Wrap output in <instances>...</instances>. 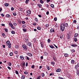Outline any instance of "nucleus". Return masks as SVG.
<instances>
[{
	"label": "nucleus",
	"instance_id": "obj_28",
	"mask_svg": "<svg viewBox=\"0 0 79 79\" xmlns=\"http://www.w3.org/2000/svg\"><path fill=\"white\" fill-rule=\"evenodd\" d=\"M74 40L75 42H77V38H74Z\"/></svg>",
	"mask_w": 79,
	"mask_h": 79
},
{
	"label": "nucleus",
	"instance_id": "obj_60",
	"mask_svg": "<svg viewBox=\"0 0 79 79\" xmlns=\"http://www.w3.org/2000/svg\"><path fill=\"white\" fill-rule=\"evenodd\" d=\"M34 67H35V66H34V65H32L31 66V68H32L33 69V68H34Z\"/></svg>",
	"mask_w": 79,
	"mask_h": 79
},
{
	"label": "nucleus",
	"instance_id": "obj_40",
	"mask_svg": "<svg viewBox=\"0 0 79 79\" xmlns=\"http://www.w3.org/2000/svg\"><path fill=\"white\" fill-rule=\"evenodd\" d=\"M26 58H27V60H29V57H28L27 56H25V58H26Z\"/></svg>",
	"mask_w": 79,
	"mask_h": 79
},
{
	"label": "nucleus",
	"instance_id": "obj_32",
	"mask_svg": "<svg viewBox=\"0 0 79 79\" xmlns=\"http://www.w3.org/2000/svg\"><path fill=\"white\" fill-rule=\"evenodd\" d=\"M11 34H15V32L14 31H11Z\"/></svg>",
	"mask_w": 79,
	"mask_h": 79
},
{
	"label": "nucleus",
	"instance_id": "obj_36",
	"mask_svg": "<svg viewBox=\"0 0 79 79\" xmlns=\"http://www.w3.org/2000/svg\"><path fill=\"white\" fill-rule=\"evenodd\" d=\"M13 24L15 26H17V24H16L15 22H14Z\"/></svg>",
	"mask_w": 79,
	"mask_h": 79
},
{
	"label": "nucleus",
	"instance_id": "obj_20",
	"mask_svg": "<svg viewBox=\"0 0 79 79\" xmlns=\"http://www.w3.org/2000/svg\"><path fill=\"white\" fill-rule=\"evenodd\" d=\"M4 5L5 6H9V4L7 3H5L4 4Z\"/></svg>",
	"mask_w": 79,
	"mask_h": 79
},
{
	"label": "nucleus",
	"instance_id": "obj_49",
	"mask_svg": "<svg viewBox=\"0 0 79 79\" xmlns=\"http://www.w3.org/2000/svg\"><path fill=\"white\" fill-rule=\"evenodd\" d=\"M23 30L24 32H26L27 30L25 29V28L23 29Z\"/></svg>",
	"mask_w": 79,
	"mask_h": 79
},
{
	"label": "nucleus",
	"instance_id": "obj_16",
	"mask_svg": "<svg viewBox=\"0 0 79 79\" xmlns=\"http://www.w3.org/2000/svg\"><path fill=\"white\" fill-rule=\"evenodd\" d=\"M24 41H25L26 42H28V39H27V38H25V39L24 40Z\"/></svg>",
	"mask_w": 79,
	"mask_h": 79
},
{
	"label": "nucleus",
	"instance_id": "obj_21",
	"mask_svg": "<svg viewBox=\"0 0 79 79\" xmlns=\"http://www.w3.org/2000/svg\"><path fill=\"white\" fill-rule=\"evenodd\" d=\"M6 17H8V18H10V17H11V15L9 14H7L6 15Z\"/></svg>",
	"mask_w": 79,
	"mask_h": 79
},
{
	"label": "nucleus",
	"instance_id": "obj_59",
	"mask_svg": "<svg viewBox=\"0 0 79 79\" xmlns=\"http://www.w3.org/2000/svg\"><path fill=\"white\" fill-rule=\"evenodd\" d=\"M41 76H39L37 78V79H40Z\"/></svg>",
	"mask_w": 79,
	"mask_h": 79
},
{
	"label": "nucleus",
	"instance_id": "obj_4",
	"mask_svg": "<svg viewBox=\"0 0 79 79\" xmlns=\"http://www.w3.org/2000/svg\"><path fill=\"white\" fill-rule=\"evenodd\" d=\"M67 37L68 39H71V34L70 33V34H68L67 35Z\"/></svg>",
	"mask_w": 79,
	"mask_h": 79
},
{
	"label": "nucleus",
	"instance_id": "obj_42",
	"mask_svg": "<svg viewBox=\"0 0 79 79\" xmlns=\"http://www.w3.org/2000/svg\"><path fill=\"white\" fill-rule=\"evenodd\" d=\"M45 6L48 8V7H49V5H48V4H46L45 5Z\"/></svg>",
	"mask_w": 79,
	"mask_h": 79
},
{
	"label": "nucleus",
	"instance_id": "obj_44",
	"mask_svg": "<svg viewBox=\"0 0 79 79\" xmlns=\"http://www.w3.org/2000/svg\"><path fill=\"white\" fill-rule=\"evenodd\" d=\"M71 52L72 53H74V52H75V50L74 49H72L71 51Z\"/></svg>",
	"mask_w": 79,
	"mask_h": 79
},
{
	"label": "nucleus",
	"instance_id": "obj_35",
	"mask_svg": "<svg viewBox=\"0 0 79 79\" xmlns=\"http://www.w3.org/2000/svg\"><path fill=\"white\" fill-rule=\"evenodd\" d=\"M41 76L42 77H44V76H45V74H44V73H42L41 74Z\"/></svg>",
	"mask_w": 79,
	"mask_h": 79
},
{
	"label": "nucleus",
	"instance_id": "obj_15",
	"mask_svg": "<svg viewBox=\"0 0 79 79\" xmlns=\"http://www.w3.org/2000/svg\"><path fill=\"white\" fill-rule=\"evenodd\" d=\"M2 35L3 36V37L5 38V37H6V35H5V34L4 33H3L2 34Z\"/></svg>",
	"mask_w": 79,
	"mask_h": 79
},
{
	"label": "nucleus",
	"instance_id": "obj_39",
	"mask_svg": "<svg viewBox=\"0 0 79 79\" xmlns=\"http://www.w3.org/2000/svg\"><path fill=\"white\" fill-rule=\"evenodd\" d=\"M22 24H24L26 23V22L24 21H23L22 22Z\"/></svg>",
	"mask_w": 79,
	"mask_h": 79
},
{
	"label": "nucleus",
	"instance_id": "obj_27",
	"mask_svg": "<svg viewBox=\"0 0 79 79\" xmlns=\"http://www.w3.org/2000/svg\"><path fill=\"white\" fill-rule=\"evenodd\" d=\"M40 3H42V4H43V3H44V1H43L42 0H40Z\"/></svg>",
	"mask_w": 79,
	"mask_h": 79
},
{
	"label": "nucleus",
	"instance_id": "obj_13",
	"mask_svg": "<svg viewBox=\"0 0 79 79\" xmlns=\"http://www.w3.org/2000/svg\"><path fill=\"white\" fill-rule=\"evenodd\" d=\"M20 58L21 59V60H24V57L22 56H20Z\"/></svg>",
	"mask_w": 79,
	"mask_h": 79
},
{
	"label": "nucleus",
	"instance_id": "obj_23",
	"mask_svg": "<svg viewBox=\"0 0 79 79\" xmlns=\"http://www.w3.org/2000/svg\"><path fill=\"white\" fill-rule=\"evenodd\" d=\"M29 1V0H26L25 1V3L27 4L29 3L28 2Z\"/></svg>",
	"mask_w": 79,
	"mask_h": 79
},
{
	"label": "nucleus",
	"instance_id": "obj_6",
	"mask_svg": "<svg viewBox=\"0 0 79 79\" xmlns=\"http://www.w3.org/2000/svg\"><path fill=\"white\" fill-rule=\"evenodd\" d=\"M50 32H55V30L53 29V28H51L50 31Z\"/></svg>",
	"mask_w": 79,
	"mask_h": 79
},
{
	"label": "nucleus",
	"instance_id": "obj_9",
	"mask_svg": "<svg viewBox=\"0 0 79 79\" xmlns=\"http://www.w3.org/2000/svg\"><path fill=\"white\" fill-rule=\"evenodd\" d=\"M27 55L30 56H32V54L31 53L29 52L27 53Z\"/></svg>",
	"mask_w": 79,
	"mask_h": 79
},
{
	"label": "nucleus",
	"instance_id": "obj_46",
	"mask_svg": "<svg viewBox=\"0 0 79 79\" xmlns=\"http://www.w3.org/2000/svg\"><path fill=\"white\" fill-rule=\"evenodd\" d=\"M51 41V40H50V39H48V42L49 43H50V42Z\"/></svg>",
	"mask_w": 79,
	"mask_h": 79
},
{
	"label": "nucleus",
	"instance_id": "obj_14",
	"mask_svg": "<svg viewBox=\"0 0 79 79\" xmlns=\"http://www.w3.org/2000/svg\"><path fill=\"white\" fill-rule=\"evenodd\" d=\"M49 26H50V25H49V23H48V24H46L45 25V26L46 27H48Z\"/></svg>",
	"mask_w": 79,
	"mask_h": 79
},
{
	"label": "nucleus",
	"instance_id": "obj_34",
	"mask_svg": "<svg viewBox=\"0 0 79 79\" xmlns=\"http://www.w3.org/2000/svg\"><path fill=\"white\" fill-rule=\"evenodd\" d=\"M50 6L52 8H54V5L53 4H51Z\"/></svg>",
	"mask_w": 79,
	"mask_h": 79
},
{
	"label": "nucleus",
	"instance_id": "obj_2",
	"mask_svg": "<svg viewBox=\"0 0 79 79\" xmlns=\"http://www.w3.org/2000/svg\"><path fill=\"white\" fill-rule=\"evenodd\" d=\"M22 47L25 50H27L28 48L27 47V46L26 44H23L22 45Z\"/></svg>",
	"mask_w": 79,
	"mask_h": 79
},
{
	"label": "nucleus",
	"instance_id": "obj_63",
	"mask_svg": "<svg viewBox=\"0 0 79 79\" xmlns=\"http://www.w3.org/2000/svg\"><path fill=\"white\" fill-rule=\"evenodd\" d=\"M51 64H55V62H52L51 63Z\"/></svg>",
	"mask_w": 79,
	"mask_h": 79
},
{
	"label": "nucleus",
	"instance_id": "obj_38",
	"mask_svg": "<svg viewBox=\"0 0 79 79\" xmlns=\"http://www.w3.org/2000/svg\"><path fill=\"white\" fill-rule=\"evenodd\" d=\"M48 70H50V67L48 66H46Z\"/></svg>",
	"mask_w": 79,
	"mask_h": 79
},
{
	"label": "nucleus",
	"instance_id": "obj_33",
	"mask_svg": "<svg viewBox=\"0 0 79 79\" xmlns=\"http://www.w3.org/2000/svg\"><path fill=\"white\" fill-rule=\"evenodd\" d=\"M37 29L38 30H40V29H41V27H37Z\"/></svg>",
	"mask_w": 79,
	"mask_h": 79
},
{
	"label": "nucleus",
	"instance_id": "obj_55",
	"mask_svg": "<svg viewBox=\"0 0 79 79\" xmlns=\"http://www.w3.org/2000/svg\"><path fill=\"white\" fill-rule=\"evenodd\" d=\"M38 16L39 18H42V15H38Z\"/></svg>",
	"mask_w": 79,
	"mask_h": 79
},
{
	"label": "nucleus",
	"instance_id": "obj_51",
	"mask_svg": "<svg viewBox=\"0 0 79 79\" xmlns=\"http://www.w3.org/2000/svg\"><path fill=\"white\" fill-rule=\"evenodd\" d=\"M54 21H57V18H54Z\"/></svg>",
	"mask_w": 79,
	"mask_h": 79
},
{
	"label": "nucleus",
	"instance_id": "obj_58",
	"mask_svg": "<svg viewBox=\"0 0 79 79\" xmlns=\"http://www.w3.org/2000/svg\"><path fill=\"white\" fill-rule=\"evenodd\" d=\"M49 14V12L48 11H47L46 12V15H48Z\"/></svg>",
	"mask_w": 79,
	"mask_h": 79
},
{
	"label": "nucleus",
	"instance_id": "obj_54",
	"mask_svg": "<svg viewBox=\"0 0 79 79\" xmlns=\"http://www.w3.org/2000/svg\"><path fill=\"white\" fill-rule=\"evenodd\" d=\"M9 66H11V63L10 62L9 63Z\"/></svg>",
	"mask_w": 79,
	"mask_h": 79
},
{
	"label": "nucleus",
	"instance_id": "obj_22",
	"mask_svg": "<svg viewBox=\"0 0 79 79\" xmlns=\"http://www.w3.org/2000/svg\"><path fill=\"white\" fill-rule=\"evenodd\" d=\"M21 78L22 79H25V76H24V75L22 76H21Z\"/></svg>",
	"mask_w": 79,
	"mask_h": 79
},
{
	"label": "nucleus",
	"instance_id": "obj_61",
	"mask_svg": "<svg viewBox=\"0 0 79 79\" xmlns=\"http://www.w3.org/2000/svg\"><path fill=\"white\" fill-rule=\"evenodd\" d=\"M44 55H47V54H48V53H47V52H44Z\"/></svg>",
	"mask_w": 79,
	"mask_h": 79
},
{
	"label": "nucleus",
	"instance_id": "obj_26",
	"mask_svg": "<svg viewBox=\"0 0 79 79\" xmlns=\"http://www.w3.org/2000/svg\"><path fill=\"white\" fill-rule=\"evenodd\" d=\"M69 55L68 54L66 53L64 54V56L65 57H67V56H68Z\"/></svg>",
	"mask_w": 79,
	"mask_h": 79
},
{
	"label": "nucleus",
	"instance_id": "obj_18",
	"mask_svg": "<svg viewBox=\"0 0 79 79\" xmlns=\"http://www.w3.org/2000/svg\"><path fill=\"white\" fill-rule=\"evenodd\" d=\"M27 13L28 14H31V11H30V10H28L27 11Z\"/></svg>",
	"mask_w": 79,
	"mask_h": 79
},
{
	"label": "nucleus",
	"instance_id": "obj_41",
	"mask_svg": "<svg viewBox=\"0 0 79 79\" xmlns=\"http://www.w3.org/2000/svg\"><path fill=\"white\" fill-rule=\"evenodd\" d=\"M13 53L10 52V56H12V55H13Z\"/></svg>",
	"mask_w": 79,
	"mask_h": 79
},
{
	"label": "nucleus",
	"instance_id": "obj_12",
	"mask_svg": "<svg viewBox=\"0 0 79 79\" xmlns=\"http://www.w3.org/2000/svg\"><path fill=\"white\" fill-rule=\"evenodd\" d=\"M56 72H61V69H57Z\"/></svg>",
	"mask_w": 79,
	"mask_h": 79
},
{
	"label": "nucleus",
	"instance_id": "obj_52",
	"mask_svg": "<svg viewBox=\"0 0 79 79\" xmlns=\"http://www.w3.org/2000/svg\"><path fill=\"white\" fill-rule=\"evenodd\" d=\"M14 53H15V54H17L18 53V52L17 51H15Z\"/></svg>",
	"mask_w": 79,
	"mask_h": 79
},
{
	"label": "nucleus",
	"instance_id": "obj_19",
	"mask_svg": "<svg viewBox=\"0 0 79 79\" xmlns=\"http://www.w3.org/2000/svg\"><path fill=\"white\" fill-rule=\"evenodd\" d=\"M78 34L77 33H75L74 35V37H76L77 36H78Z\"/></svg>",
	"mask_w": 79,
	"mask_h": 79
},
{
	"label": "nucleus",
	"instance_id": "obj_10",
	"mask_svg": "<svg viewBox=\"0 0 79 79\" xmlns=\"http://www.w3.org/2000/svg\"><path fill=\"white\" fill-rule=\"evenodd\" d=\"M72 47H77V44H72Z\"/></svg>",
	"mask_w": 79,
	"mask_h": 79
},
{
	"label": "nucleus",
	"instance_id": "obj_5",
	"mask_svg": "<svg viewBox=\"0 0 79 79\" xmlns=\"http://www.w3.org/2000/svg\"><path fill=\"white\" fill-rule=\"evenodd\" d=\"M10 44H11L10 43V41H6V45H7V46H8V45H10Z\"/></svg>",
	"mask_w": 79,
	"mask_h": 79
},
{
	"label": "nucleus",
	"instance_id": "obj_37",
	"mask_svg": "<svg viewBox=\"0 0 79 79\" xmlns=\"http://www.w3.org/2000/svg\"><path fill=\"white\" fill-rule=\"evenodd\" d=\"M5 31L6 32H8V29L6 28H5Z\"/></svg>",
	"mask_w": 79,
	"mask_h": 79
},
{
	"label": "nucleus",
	"instance_id": "obj_56",
	"mask_svg": "<svg viewBox=\"0 0 79 79\" xmlns=\"http://www.w3.org/2000/svg\"><path fill=\"white\" fill-rule=\"evenodd\" d=\"M11 11H13V10H14V8L13 7H11Z\"/></svg>",
	"mask_w": 79,
	"mask_h": 79
},
{
	"label": "nucleus",
	"instance_id": "obj_11",
	"mask_svg": "<svg viewBox=\"0 0 79 79\" xmlns=\"http://www.w3.org/2000/svg\"><path fill=\"white\" fill-rule=\"evenodd\" d=\"M9 25L11 27H12V26H13V24H12V23H11V22L9 23Z\"/></svg>",
	"mask_w": 79,
	"mask_h": 79
},
{
	"label": "nucleus",
	"instance_id": "obj_47",
	"mask_svg": "<svg viewBox=\"0 0 79 79\" xmlns=\"http://www.w3.org/2000/svg\"><path fill=\"white\" fill-rule=\"evenodd\" d=\"M35 20L36 21V22H37L38 21V19H37V18H35Z\"/></svg>",
	"mask_w": 79,
	"mask_h": 79
},
{
	"label": "nucleus",
	"instance_id": "obj_8",
	"mask_svg": "<svg viewBox=\"0 0 79 79\" xmlns=\"http://www.w3.org/2000/svg\"><path fill=\"white\" fill-rule=\"evenodd\" d=\"M40 44L41 45V47L43 48V47H44V43H42V42H41L40 43Z\"/></svg>",
	"mask_w": 79,
	"mask_h": 79
},
{
	"label": "nucleus",
	"instance_id": "obj_53",
	"mask_svg": "<svg viewBox=\"0 0 79 79\" xmlns=\"http://www.w3.org/2000/svg\"><path fill=\"white\" fill-rule=\"evenodd\" d=\"M25 74H28V73L26 71H25L24 72Z\"/></svg>",
	"mask_w": 79,
	"mask_h": 79
},
{
	"label": "nucleus",
	"instance_id": "obj_31",
	"mask_svg": "<svg viewBox=\"0 0 79 79\" xmlns=\"http://www.w3.org/2000/svg\"><path fill=\"white\" fill-rule=\"evenodd\" d=\"M68 23H65V26L66 27H68Z\"/></svg>",
	"mask_w": 79,
	"mask_h": 79
},
{
	"label": "nucleus",
	"instance_id": "obj_43",
	"mask_svg": "<svg viewBox=\"0 0 79 79\" xmlns=\"http://www.w3.org/2000/svg\"><path fill=\"white\" fill-rule=\"evenodd\" d=\"M52 75L53 76V75H54V73H50L49 76H52Z\"/></svg>",
	"mask_w": 79,
	"mask_h": 79
},
{
	"label": "nucleus",
	"instance_id": "obj_17",
	"mask_svg": "<svg viewBox=\"0 0 79 79\" xmlns=\"http://www.w3.org/2000/svg\"><path fill=\"white\" fill-rule=\"evenodd\" d=\"M28 46H29L30 47H31L32 45H31V43L30 42L28 43Z\"/></svg>",
	"mask_w": 79,
	"mask_h": 79
},
{
	"label": "nucleus",
	"instance_id": "obj_29",
	"mask_svg": "<svg viewBox=\"0 0 79 79\" xmlns=\"http://www.w3.org/2000/svg\"><path fill=\"white\" fill-rule=\"evenodd\" d=\"M15 48H19V46L18 45H15Z\"/></svg>",
	"mask_w": 79,
	"mask_h": 79
},
{
	"label": "nucleus",
	"instance_id": "obj_3",
	"mask_svg": "<svg viewBox=\"0 0 79 79\" xmlns=\"http://www.w3.org/2000/svg\"><path fill=\"white\" fill-rule=\"evenodd\" d=\"M79 68V63L78 62L77 64L75 65V69H77V68Z\"/></svg>",
	"mask_w": 79,
	"mask_h": 79
},
{
	"label": "nucleus",
	"instance_id": "obj_30",
	"mask_svg": "<svg viewBox=\"0 0 79 79\" xmlns=\"http://www.w3.org/2000/svg\"><path fill=\"white\" fill-rule=\"evenodd\" d=\"M50 47L51 48H54V46L53 45H50Z\"/></svg>",
	"mask_w": 79,
	"mask_h": 79
},
{
	"label": "nucleus",
	"instance_id": "obj_24",
	"mask_svg": "<svg viewBox=\"0 0 79 79\" xmlns=\"http://www.w3.org/2000/svg\"><path fill=\"white\" fill-rule=\"evenodd\" d=\"M11 47V44H10L9 45L8 48H10Z\"/></svg>",
	"mask_w": 79,
	"mask_h": 79
},
{
	"label": "nucleus",
	"instance_id": "obj_25",
	"mask_svg": "<svg viewBox=\"0 0 79 79\" xmlns=\"http://www.w3.org/2000/svg\"><path fill=\"white\" fill-rule=\"evenodd\" d=\"M38 6H39V8H41L42 7V5L40 4H38Z\"/></svg>",
	"mask_w": 79,
	"mask_h": 79
},
{
	"label": "nucleus",
	"instance_id": "obj_62",
	"mask_svg": "<svg viewBox=\"0 0 79 79\" xmlns=\"http://www.w3.org/2000/svg\"><path fill=\"white\" fill-rule=\"evenodd\" d=\"M12 29H15V26H12L11 27Z\"/></svg>",
	"mask_w": 79,
	"mask_h": 79
},
{
	"label": "nucleus",
	"instance_id": "obj_45",
	"mask_svg": "<svg viewBox=\"0 0 79 79\" xmlns=\"http://www.w3.org/2000/svg\"><path fill=\"white\" fill-rule=\"evenodd\" d=\"M15 73L16 74H19V73H18V71L17 70L15 71Z\"/></svg>",
	"mask_w": 79,
	"mask_h": 79
},
{
	"label": "nucleus",
	"instance_id": "obj_1",
	"mask_svg": "<svg viewBox=\"0 0 79 79\" xmlns=\"http://www.w3.org/2000/svg\"><path fill=\"white\" fill-rule=\"evenodd\" d=\"M65 28V26H64V24L63 23L62 24L60 25V29L62 32H63L64 31Z\"/></svg>",
	"mask_w": 79,
	"mask_h": 79
},
{
	"label": "nucleus",
	"instance_id": "obj_7",
	"mask_svg": "<svg viewBox=\"0 0 79 79\" xmlns=\"http://www.w3.org/2000/svg\"><path fill=\"white\" fill-rule=\"evenodd\" d=\"M74 63H75V61H74L73 60H71V63L72 64H74Z\"/></svg>",
	"mask_w": 79,
	"mask_h": 79
},
{
	"label": "nucleus",
	"instance_id": "obj_57",
	"mask_svg": "<svg viewBox=\"0 0 79 79\" xmlns=\"http://www.w3.org/2000/svg\"><path fill=\"white\" fill-rule=\"evenodd\" d=\"M1 15L3 17H4V16H5V15L4 14H1Z\"/></svg>",
	"mask_w": 79,
	"mask_h": 79
},
{
	"label": "nucleus",
	"instance_id": "obj_48",
	"mask_svg": "<svg viewBox=\"0 0 79 79\" xmlns=\"http://www.w3.org/2000/svg\"><path fill=\"white\" fill-rule=\"evenodd\" d=\"M18 23H19V24H21V20H19L18 21Z\"/></svg>",
	"mask_w": 79,
	"mask_h": 79
},
{
	"label": "nucleus",
	"instance_id": "obj_50",
	"mask_svg": "<svg viewBox=\"0 0 79 79\" xmlns=\"http://www.w3.org/2000/svg\"><path fill=\"white\" fill-rule=\"evenodd\" d=\"M13 15L14 16H16V14L15 13V12H14L13 13Z\"/></svg>",
	"mask_w": 79,
	"mask_h": 79
},
{
	"label": "nucleus",
	"instance_id": "obj_64",
	"mask_svg": "<svg viewBox=\"0 0 79 79\" xmlns=\"http://www.w3.org/2000/svg\"><path fill=\"white\" fill-rule=\"evenodd\" d=\"M77 73V75L78 76H79V72H76Z\"/></svg>",
	"mask_w": 79,
	"mask_h": 79
}]
</instances>
